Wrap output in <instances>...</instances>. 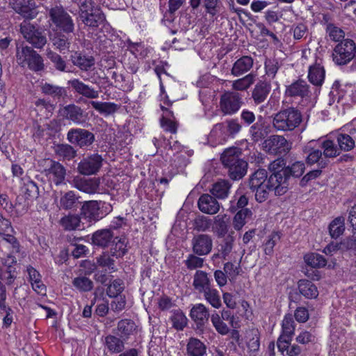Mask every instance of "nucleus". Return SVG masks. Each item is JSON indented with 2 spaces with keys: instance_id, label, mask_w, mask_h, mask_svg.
<instances>
[{
  "instance_id": "f257e3e1",
  "label": "nucleus",
  "mask_w": 356,
  "mask_h": 356,
  "mask_svg": "<svg viewBox=\"0 0 356 356\" xmlns=\"http://www.w3.org/2000/svg\"><path fill=\"white\" fill-rule=\"evenodd\" d=\"M241 149L236 147L226 149L221 155L220 160L227 170L229 177L233 180L242 179L247 172L248 163L241 158Z\"/></svg>"
},
{
  "instance_id": "f03ea898",
  "label": "nucleus",
  "mask_w": 356,
  "mask_h": 356,
  "mask_svg": "<svg viewBox=\"0 0 356 356\" xmlns=\"http://www.w3.org/2000/svg\"><path fill=\"white\" fill-rule=\"evenodd\" d=\"M302 121L301 112L297 108L291 106L274 115L273 126L278 131H291L298 127Z\"/></svg>"
},
{
  "instance_id": "7ed1b4c3",
  "label": "nucleus",
  "mask_w": 356,
  "mask_h": 356,
  "mask_svg": "<svg viewBox=\"0 0 356 356\" xmlns=\"http://www.w3.org/2000/svg\"><path fill=\"white\" fill-rule=\"evenodd\" d=\"M79 17L86 26L91 28H97L106 21L101 8L90 1H86L81 5Z\"/></svg>"
},
{
  "instance_id": "20e7f679",
  "label": "nucleus",
  "mask_w": 356,
  "mask_h": 356,
  "mask_svg": "<svg viewBox=\"0 0 356 356\" xmlns=\"http://www.w3.org/2000/svg\"><path fill=\"white\" fill-rule=\"evenodd\" d=\"M332 60L337 65H345L356 57V44L351 39L339 42L332 51Z\"/></svg>"
},
{
  "instance_id": "39448f33",
  "label": "nucleus",
  "mask_w": 356,
  "mask_h": 356,
  "mask_svg": "<svg viewBox=\"0 0 356 356\" xmlns=\"http://www.w3.org/2000/svg\"><path fill=\"white\" fill-rule=\"evenodd\" d=\"M305 169V163L302 161H296L291 166L286 167L277 175H273L271 181L276 182L280 181V186L277 188L278 193H286L289 188L288 180L291 176L300 177Z\"/></svg>"
},
{
  "instance_id": "423d86ee",
  "label": "nucleus",
  "mask_w": 356,
  "mask_h": 356,
  "mask_svg": "<svg viewBox=\"0 0 356 356\" xmlns=\"http://www.w3.org/2000/svg\"><path fill=\"white\" fill-rule=\"evenodd\" d=\"M49 15L57 31L64 33H73L74 23L72 16L61 6H55L49 11Z\"/></svg>"
},
{
  "instance_id": "0eeeda50",
  "label": "nucleus",
  "mask_w": 356,
  "mask_h": 356,
  "mask_svg": "<svg viewBox=\"0 0 356 356\" xmlns=\"http://www.w3.org/2000/svg\"><path fill=\"white\" fill-rule=\"evenodd\" d=\"M243 96L236 91H225L220 98V111L224 115H233L243 105Z\"/></svg>"
},
{
  "instance_id": "6e6552de",
  "label": "nucleus",
  "mask_w": 356,
  "mask_h": 356,
  "mask_svg": "<svg viewBox=\"0 0 356 356\" xmlns=\"http://www.w3.org/2000/svg\"><path fill=\"white\" fill-rule=\"evenodd\" d=\"M263 149L272 155H285L291 149V144L283 136L273 135L264 140Z\"/></svg>"
},
{
  "instance_id": "1a4fd4ad",
  "label": "nucleus",
  "mask_w": 356,
  "mask_h": 356,
  "mask_svg": "<svg viewBox=\"0 0 356 356\" xmlns=\"http://www.w3.org/2000/svg\"><path fill=\"white\" fill-rule=\"evenodd\" d=\"M20 31L24 39L35 48L42 49L47 43L44 32L28 22L24 21L20 24Z\"/></svg>"
},
{
  "instance_id": "9d476101",
  "label": "nucleus",
  "mask_w": 356,
  "mask_h": 356,
  "mask_svg": "<svg viewBox=\"0 0 356 356\" xmlns=\"http://www.w3.org/2000/svg\"><path fill=\"white\" fill-rule=\"evenodd\" d=\"M102 155L94 153L84 156L77 165V172L84 176L97 175L103 165Z\"/></svg>"
},
{
  "instance_id": "9b49d317",
  "label": "nucleus",
  "mask_w": 356,
  "mask_h": 356,
  "mask_svg": "<svg viewBox=\"0 0 356 356\" xmlns=\"http://www.w3.org/2000/svg\"><path fill=\"white\" fill-rule=\"evenodd\" d=\"M296 323L293 320V315L287 314L284 316L282 322V332L279 337L277 346L281 353H284L291 341L295 333Z\"/></svg>"
},
{
  "instance_id": "f8f14e48",
  "label": "nucleus",
  "mask_w": 356,
  "mask_h": 356,
  "mask_svg": "<svg viewBox=\"0 0 356 356\" xmlns=\"http://www.w3.org/2000/svg\"><path fill=\"white\" fill-rule=\"evenodd\" d=\"M67 140L71 145L84 149L92 145L95 137L93 133L87 129L72 128L67 134Z\"/></svg>"
},
{
  "instance_id": "ddd939ff",
  "label": "nucleus",
  "mask_w": 356,
  "mask_h": 356,
  "mask_svg": "<svg viewBox=\"0 0 356 356\" xmlns=\"http://www.w3.org/2000/svg\"><path fill=\"white\" fill-rule=\"evenodd\" d=\"M310 86L302 79L293 81L286 87L284 96L293 100L300 98L302 101H307L311 97Z\"/></svg>"
},
{
  "instance_id": "4468645a",
  "label": "nucleus",
  "mask_w": 356,
  "mask_h": 356,
  "mask_svg": "<svg viewBox=\"0 0 356 356\" xmlns=\"http://www.w3.org/2000/svg\"><path fill=\"white\" fill-rule=\"evenodd\" d=\"M191 245L194 254L198 256H204L211 252L213 247V240L211 236L200 234L193 236Z\"/></svg>"
},
{
  "instance_id": "2eb2a0df",
  "label": "nucleus",
  "mask_w": 356,
  "mask_h": 356,
  "mask_svg": "<svg viewBox=\"0 0 356 356\" xmlns=\"http://www.w3.org/2000/svg\"><path fill=\"white\" fill-rule=\"evenodd\" d=\"M273 177V175H270L266 184L250 190L252 193H254L255 200L258 202L261 203L265 202L268 198L269 192L271 191H274L275 195H282L284 194L277 193V188L280 186V181L277 180V181L273 183L271 181Z\"/></svg>"
},
{
  "instance_id": "dca6fc26",
  "label": "nucleus",
  "mask_w": 356,
  "mask_h": 356,
  "mask_svg": "<svg viewBox=\"0 0 356 356\" xmlns=\"http://www.w3.org/2000/svg\"><path fill=\"white\" fill-rule=\"evenodd\" d=\"M234 245V238L228 235L218 245V252L213 254L211 259L216 261L217 259L223 260H231L233 257Z\"/></svg>"
},
{
  "instance_id": "f3484780",
  "label": "nucleus",
  "mask_w": 356,
  "mask_h": 356,
  "mask_svg": "<svg viewBox=\"0 0 356 356\" xmlns=\"http://www.w3.org/2000/svg\"><path fill=\"white\" fill-rule=\"evenodd\" d=\"M99 179L97 178L86 179L79 176L74 177L72 185L80 191L88 194L97 192L99 187Z\"/></svg>"
},
{
  "instance_id": "a211bd4d",
  "label": "nucleus",
  "mask_w": 356,
  "mask_h": 356,
  "mask_svg": "<svg viewBox=\"0 0 356 356\" xmlns=\"http://www.w3.org/2000/svg\"><path fill=\"white\" fill-rule=\"evenodd\" d=\"M305 154H307L306 163L309 165L317 164L320 169L325 168L329 165V160L326 159L323 155L322 150L311 147L307 145L303 149Z\"/></svg>"
},
{
  "instance_id": "6ab92c4d",
  "label": "nucleus",
  "mask_w": 356,
  "mask_h": 356,
  "mask_svg": "<svg viewBox=\"0 0 356 356\" xmlns=\"http://www.w3.org/2000/svg\"><path fill=\"white\" fill-rule=\"evenodd\" d=\"M49 168L44 170L46 175L51 179L56 185L61 184L65 180L66 170L59 162L48 160Z\"/></svg>"
},
{
  "instance_id": "aec40b11",
  "label": "nucleus",
  "mask_w": 356,
  "mask_h": 356,
  "mask_svg": "<svg viewBox=\"0 0 356 356\" xmlns=\"http://www.w3.org/2000/svg\"><path fill=\"white\" fill-rule=\"evenodd\" d=\"M99 202L96 200L86 201L81 208V215L88 222H97L103 218L100 211Z\"/></svg>"
},
{
  "instance_id": "412c9836",
  "label": "nucleus",
  "mask_w": 356,
  "mask_h": 356,
  "mask_svg": "<svg viewBox=\"0 0 356 356\" xmlns=\"http://www.w3.org/2000/svg\"><path fill=\"white\" fill-rule=\"evenodd\" d=\"M72 38V33H64L58 31L49 35L53 47L63 54L69 50Z\"/></svg>"
},
{
  "instance_id": "4be33fe9",
  "label": "nucleus",
  "mask_w": 356,
  "mask_h": 356,
  "mask_svg": "<svg viewBox=\"0 0 356 356\" xmlns=\"http://www.w3.org/2000/svg\"><path fill=\"white\" fill-rule=\"evenodd\" d=\"M198 208L204 213L214 215L217 213L220 208L219 202L214 196L209 194L202 195L198 200Z\"/></svg>"
},
{
  "instance_id": "5701e85b",
  "label": "nucleus",
  "mask_w": 356,
  "mask_h": 356,
  "mask_svg": "<svg viewBox=\"0 0 356 356\" xmlns=\"http://www.w3.org/2000/svg\"><path fill=\"white\" fill-rule=\"evenodd\" d=\"M190 316L192 320L195 323L197 328H202L209 321V309L204 305L198 303L193 305L191 308Z\"/></svg>"
},
{
  "instance_id": "b1692460",
  "label": "nucleus",
  "mask_w": 356,
  "mask_h": 356,
  "mask_svg": "<svg viewBox=\"0 0 356 356\" xmlns=\"http://www.w3.org/2000/svg\"><path fill=\"white\" fill-rule=\"evenodd\" d=\"M270 126L259 116L257 122L252 124L249 133L254 142H259L264 139L270 133Z\"/></svg>"
},
{
  "instance_id": "393cba45",
  "label": "nucleus",
  "mask_w": 356,
  "mask_h": 356,
  "mask_svg": "<svg viewBox=\"0 0 356 356\" xmlns=\"http://www.w3.org/2000/svg\"><path fill=\"white\" fill-rule=\"evenodd\" d=\"M68 84L73 90L88 99H97L99 97V92L92 87L85 84L78 79L68 81Z\"/></svg>"
},
{
  "instance_id": "a878e982",
  "label": "nucleus",
  "mask_w": 356,
  "mask_h": 356,
  "mask_svg": "<svg viewBox=\"0 0 356 356\" xmlns=\"http://www.w3.org/2000/svg\"><path fill=\"white\" fill-rule=\"evenodd\" d=\"M254 60L250 56H243L233 64L231 74L234 76H240L249 72L253 67Z\"/></svg>"
},
{
  "instance_id": "bb28decb",
  "label": "nucleus",
  "mask_w": 356,
  "mask_h": 356,
  "mask_svg": "<svg viewBox=\"0 0 356 356\" xmlns=\"http://www.w3.org/2000/svg\"><path fill=\"white\" fill-rule=\"evenodd\" d=\"M270 90V83L265 81L257 82L252 91V98L254 103L257 105L264 102L269 95Z\"/></svg>"
},
{
  "instance_id": "cd10ccee",
  "label": "nucleus",
  "mask_w": 356,
  "mask_h": 356,
  "mask_svg": "<svg viewBox=\"0 0 356 356\" xmlns=\"http://www.w3.org/2000/svg\"><path fill=\"white\" fill-rule=\"evenodd\" d=\"M115 238L113 232L111 229H99L92 236V243L101 248H106Z\"/></svg>"
},
{
  "instance_id": "c85d7f7f",
  "label": "nucleus",
  "mask_w": 356,
  "mask_h": 356,
  "mask_svg": "<svg viewBox=\"0 0 356 356\" xmlns=\"http://www.w3.org/2000/svg\"><path fill=\"white\" fill-rule=\"evenodd\" d=\"M70 59L75 66L83 71H88L95 63L93 56H86L79 51H75L72 54Z\"/></svg>"
},
{
  "instance_id": "c756f323",
  "label": "nucleus",
  "mask_w": 356,
  "mask_h": 356,
  "mask_svg": "<svg viewBox=\"0 0 356 356\" xmlns=\"http://www.w3.org/2000/svg\"><path fill=\"white\" fill-rule=\"evenodd\" d=\"M61 115L67 120L72 121L74 124H79L83 122V110L75 104H69L61 111Z\"/></svg>"
},
{
  "instance_id": "7c9ffc66",
  "label": "nucleus",
  "mask_w": 356,
  "mask_h": 356,
  "mask_svg": "<svg viewBox=\"0 0 356 356\" xmlns=\"http://www.w3.org/2000/svg\"><path fill=\"white\" fill-rule=\"evenodd\" d=\"M207 346L199 339L191 337L186 345L187 356H205Z\"/></svg>"
},
{
  "instance_id": "2f4dec72",
  "label": "nucleus",
  "mask_w": 356,
  "mask_h": 356,
  "mask_svg": "<svg viewBox=\"0 0 356 356\" xmlns=\"http://www.w3.org/2000/svg\"><path fill=\"white\" fill-rule=\"evenodd\" d=\"M325 69L320 63H315L309 67L308 79L309 82L314 86H322L325 79Z\"/></svg>"
},
{
  "instance_id": "473e14b6",
  "label": "nucleus",
  "mask_w": 356,
  "mask_h": 356,
  "mask_svg": "<svg viewBox=\"0 0 356 356\" xmlns=\"http://www.w3.org/2000/svg\"><path fill=\"white\" fill-rule=\"evenodd\" d=\"M225 125L223 123H218L211 129L209 134V141L213 146L222 144L227 138Z\"/></svg>"
},
{
  "instance_id": "72a5a7b5",
  "label": "nucleus",
  "mask_w": 356,
  "mask_h": 356,
  "mask_svg": "<svg viewBox=\"0 0 356 356\" xmlns=\"http://www.w3.org/2000/svg\"><path fill=\"white\" fill-rule=\"evenodd\" d=\"M40 88L42 94L49 96L55 100H59L67 95L66 90L61 86L46 82L42 83Z\"/></svg>"
},
{
  "instance_id": "f704fd0d",
  "label": "nucleus",
  "mask_w": 356,
  "mask_h": 356,
  "mask_svg": "<svg viewBox=\"0 0 356 356\" xmlns=\"http://www.w3.org/2000/svg\"><path fill=\"white\" fill-rule=\"evenodd\" d=\"M299 292L305 298L314 299L318 296L316 286L308 280H300L298 283Z\"/></svg>"
},
{
  "instance_id": "c9c22d12",
  "label": "nucleus",
  "mask_w": 356,
  "mask_h": 356,
  "mask_svg": "<svg viewBox=\"0 0 356 356\" xmlns=\"http://www.w3.org/2000/svg\"><path fill=\"white\" fill-rule=\"evenodd\" d=\"M10 4L13 10L23 17L26 19H32L33 17L30 0H12Z\"/></svg>"
},
{
  "instance_id": "e433bc0d",
  "label": "nucleus",
  "mask_w": 356,
  "mask_h": 356,
  "mask_svg": "<svg viewBox=\"0 0 356 356\" xmlns=\"http://www.w3.org/2000/svg\"><path fill=\"white\" fill-rule=\"evenodd\" d=\"M79 196L72 191L60 193L59 207L64 210L73 209L77 207Z\"/></svg>"
},
{
  "instance_id": "4c0bfd02",
  "label": "nucleus",
  "mask_w": 356,
  "mask_h": 356,
  "mask_svg": "<svg viewBox=\"0 0 356 356\" xmlns=\"http://www.w3.org/2000/svg\"><path fill=\"white\" fill-rule=\"evenodd\" d=\"M231 186L232 184L228 180L220 179L213 184L210 192L215 197L225 199L229 193Z\"/></svg>"
},
{
  "instance_id": "58836bf2",
  "label": "nucleus",
  "mask_w": 356,
  "mask_h": 356,
  "mask_svg": "<svg viewBox=\"0 0 356 356\" xmlns=\"http://www.w3.org/2000/svg\"><path fill=\"white\" fill-rule=\"evenodd\" d=\"M193 285L200 293H202L211 288V280L205 271L197 270L194 275Z\"/></svg>"
},
{
  "instance_id": "ea45409f",
  "label": "nucleus",
  "mask_w": 356,
  "mask_h": 356,
  "mask_svg": "<svg viewBox=\"0 0 356 356\" xmlns=\"http://www.w3.org/2000/svg\"><path fill=\"white\" fill-rule=\"evenodd\" d=\"M55 153L58 157L63 161H70L75 158L77 152L72 145L59 144L55 147Z\"/></svg>"
},
{
  "instance_id": "a19ab883",
  "label": "nucleus",
  "mask_w": 356,
  "mask_h": 356,
  "mask_svg": "<svg viewBox=\"0 0 356 356\" xmlns=\"http://www.w3.org/2000/svg\"><path fill=\"white\" fill-rule=\"evenodd\" d=\"M320 147L323 149V155L326 159H334L340 155L341 152L338 145L330 139L324 140L321 142Z\"/></svg>"
},
{
  "instance_id": "79ce46f5",
  "label": "nucleus",
  "mask_w": 356,
  "mask_h": 356,
  "mask_svg": "<svg viewBox=\"0 0 356 356\" xmlns=\"http://www.w3.org/2000/svg\"><path fill=\"white\" fill-rule=\"evenodd\" d=\"M268 173L264 169H259L252 173L248 181V186L250 189H254L259 186L266 184L268 181Z\"/></svg>"
},
{
  "instance_id": "37998d69",
  "label": "nucleus",
  "mask_w": 356,
  "mask_h": 356,
  "mask_svg": "<svg viewBox=\"0 0 356 356\" xmlns=\"http://www.w3.org/2000/svg\"><path fill=\"white\" fill-rule=\"evenodd\" d=\"M90 104L94 109L105 115L113 114L120 108L119 105L113 102L91 101L90 102Z\"/></svg>"
},
{
  "instance_id": "c03bdc74",
  "label": "nucleus",
  "mask_w": 356,
  "mask_h": 356,
  "mask_svg": "<svg viewBox=\"0 0 356 356\" xmlns=\"http://www.w3.org/2000/svg\"><path fill=\"white\" fill-rule=\"evenodd\" d=\"M60 225L67 231L81 229V218L76 214H68L60 220Z\"/></svg>"
},
{
  "instance_id": "a18cd8bd",
  "label": "nucleus",
  "mask_w": 356,
  "mask_h": 356,
  "mask_svg": "<svg viewBox=\"0 0 356 356\" xmlns=\"http://www.w3.org/2000/svg\"><path fill=\"white\" fill-rule=\"evenodd\" d=\"M113 244L110 248V254L116 259L122 257L127 252V243L124 238L115 236L112 241Z\"/></svg>"
},
{
  "instance_id": "49530a36",
  "label": "nucleus",
  "mask_w": 356,
  "mask_h": 356,
  "mask_svg": "<svg viewBox=\"0 0 356 356\" xmlns=\"http://www.w3.org/2000/svg\"><path fill=\"white\" fill-rule=\"evenodd\" d=\"M229 218L227 214H218L214 217V226L218 237H224L228 232Z\"/></svg>"
},
{
  "instance_id": "de8ad7c7",
  "label": "nucleus",
  "mask_w": 356,
  "mask_h": 356,
  "mask_svg": "<svg viewBox=\"0 0 356 356\" xmlns=\"http://www.w3.org/2000/svg\"><path fill=\"white\" fill-rule=\"evenodd\" d=\"M256 75L250 73L243 78L232 81V88L234 91H244L248 89L255 81Z\"/></svg>"
},
{
  "instance_id": "09e8293b",
  "label": "nucleus",
  "mask_w": 356,
  "mask_h": 356,
  "mask_svg": "<svg viewBox=\"0 0 356 356\" xmlns=\"http://www.w3.org/2000/svg\"><path fill=\"white\" fill-rule=\"evenodd\" d=\"M136 330L135 323L129 319H123L118 323L117 334L123 339H126L134 333Z\"/></svg>"
},
{
  "instance_id": "8fccbe9b",
  "label": "nucleus",
  "mask_w": 356,
  "mask_h": 356,
  "mask_svg": "<svg viewBox=\"0 0 356 356\" xmlns=\"http://www.w3.org/2000/svg\"><path fill=\"white\" fill-rule=\"evenodd\" d=\"M35 52V51L29 46L21 45L17 47L16 59L17 63L22 67L26 66L27 62Z\"/></svg>"
},
{
  "instance_id": "3c124183",
  "label": "nucleus",
  "mask_w": 356,
  "mask_h": 356,
  "mask_svg": "<svg viewBox=\"0 0 356 356\" xmlns=\"http://www.w3.org/2000/svg\"><path fill=\"white\" fill-rule=\"evenodd\" d=\"M336 140L340 152H349L355 147V142L353 138L347 134H338Z\"/></svg>"
},
{
  "instance_id": "603ef678",
  "label": "nucleus",
  "mask_w": 356,
  "mask_h": 356,
  "mask_svg": "<svg viewBox=\"0 0 356 356\" xmlns=\"http://www.w3.org/2000/svg\"><path fill=\"white\" fill-rule=\"evenodd\" d=\"M345 218L339 216L334 219L329 225V232L332 238H337L343 234L345 230Z\"/></svg>"
},
{
  "instance_id": "864d4df0",
  "label": "nucleus",
  "mask_w": 356,
  "mask_h": 356,
  "mask_svg": "<svg viewBox=\"0 0 356 356\" xmlns=\"http://www.w3.org/2000/svg\"><path fill=\"white\" fill-rule=\"evenodd\" d=\"M202 293L204 299L213 307L219 309L222 306L220 296L217 289L211 287Z\"/></svg>"
},
{
  "instance_id": "5fc2aeb1",
  "label": "nucleus",
  "mask_w": 356,
  "mask_h": 356,
  "mask_svg": "<svg viewBox=\"0 0 356 356\" xmlns=\"http://www.w3.org/2000/svg\"><path fill=\"white\" fill-rule=\"evenodd\" d=\"M47 58L53 63L54 67L56 68V70L60 72H70V70L67 69L66 62L64 60V59L61 57L60 55H59L56 52L53 51L52 50H48L47 52Z\"/></svg>"
},
{
  "instance_id": "6e6d98bb",
  "label": "nucleus",
  "mask_w": 356,
  "mask_h": 356,
  "mask_svg": "<svg viewBox=\"0 0 356 356\" xmlns=\"http://www.w3.org/2000/svg\"><path fill=\"white\" fill-rule=\"evenodd\" d=\"M72 285L81 292L90 291L93 288L92 281L86 276H79L74 278Z\"/></svg>"
},
{
  "instance_id": "4d7b16f0",
  "label": "nucleus",
  "mask_w": 356,
  "mask_h": 356,
  "mask_svg": "<svg viewBox=\"0 0 356 356\" xmlns=\"http://www.w3.org/2000/svg\"><path fill=\"white\" fill-rule=\"evenodd\" d=\"M281 63L276 58H267L264 62L265 72L270 79H275L277 71L281 67Z\"/></svg>"
},
{
  "instance_id": "13d9d810",
  "label": "nucleus",
  "mask_w": 356,
  "mask_h": 356,
  "mask_svg": "<svg viewBox=\"0 0 356 356\" xmlns=\"http://www.w3.org/2000/svg\"><path fill=\"white\" fill-rule=\"evenodd\" d=\"M305 263L313 268L324 267L327 261L324 257L317 253L307 254L304 257Z\"/></svg>"
},
{
  "instance_id": "bf43d9fd",
  "label": "nucleus",
  "mask_w": 356,
  "mask_h": 356,
  "mask_svg": "<svg viewBox=\"0 0 356 356\" xmlns=\"http://www.w3.org/2000/svg\"><path fill=\"white\" fill-rule=\"evenodd\" d=\"M6 262H8L9 266L6 270H3L0 273V282H4L6 284L10 285L15 278L14 275L12 273L11 265L15 264L17 261L15 257L9 254Z\"/></svg>"
},
{
  "instance_id": "052dcab7",
  "label": "nucleus",
  "mask_w": 356,
  "mask_h": 356,
  "mask_svg": "<svg viewBox=\"0 0 356 356\" xmlns=\"http://www.w3.org/2000/svg\"><path fill=\"white\" fill-rule=\"evenodd\" d=\"M112 257L108 252H104L97 257V264L102 268H107L111 272H115L117 268L115 265V260Z\"/></svg>"
},
{
  "instance_id": "680f3d73",
  "label": "nucleus",
  "mask_w": 356,
  "mask_h": 356,
  "mask_svg": "<svg viewBox=\"0 0 356 356\" xmlns=\"http://www.w3.org/2000/svg\"><path fill=\"white\" fill-rule=\"evenodd\" d=\"M105 343L108 350L112 353H120L124 349L123 341L113 335L106 337Z\"/></svg>"
},
{
  "instance_id": "e2e57ef3",
  "label": "nucleus",
  "mask_w": 356,
  "mask_h": 356,
  "mask_svg": "<svg viewBox=\"0 0 356 356\" xmlns=\"http://www.w3.org/2000/svg\"><path fill=\"white\" fill-rule=\"evenodd\" d=\"M252 215V211L248 209H241L234 217L233 227L236 230H240L246 223L245 218Z\"/></svg>"
},
{
  "instance_id": "0e129e2a",
  "label": "nucleus",
  "mask_w": 356,
  "mask_h": 356,
  "mask_svg": "<svg viewBox=\"0 0 356 356\" xmlns=\"http://www.w3.org/2000/svg\"><path fill=\"white\" fill-rule=\"evenodd\" d=\"M211 321L216 330L222 335H226L229 332V328L227 325L223 322L219 314L216 312L212 314Z\"/></svg>"
},
{
  "instance_id": "69168bd1",
  "label": "nucleus",
  "mask_w": 356,
  "mask_h": 356,
  "mask_svg": "<svg viewBox=\"0 0 356 356\" xmlns=\"http://www.w3.org/2000/svg\"><path fill=\"white\" fill-rule=\"evenodd\" d=\"M170 319L173 327L177 330H182L187 325V318L180 310L175 311Z\"/></svg>"
},
{
  "instance_id": "338daca9",
  "label": "nucleus",
  "mask_w": 356,
  "mask_h": 356,
  "mask_svg": "<svg viewBox=\"0 0 356 356\" xmlns=\"http://www.w3.org/2000/svg\"><path fill=\"white\" fill-rule=\"evenodd\" d=\"M124 282L121 279L114 280L107 287L106 293L111 298H117L124 290Z\"/></svg>"
},
{
  "instance_id": "774afa93",
  "label": "nucleus",
  "mask_w": 356,
  "mask_h": 356,
  "mask_svg": "<svg viewBox=\"0 0 356 356\" xmlns=\"http://www.w3.org/2000/svg\"><path fill=\"white\" fill-rule=\"evenodd\" d=\"M326 32L327 33L330 38L333 41L340 42L341 40H344V31L333 24H328L327 25Z\"/></svg>"
}]
</instances>
